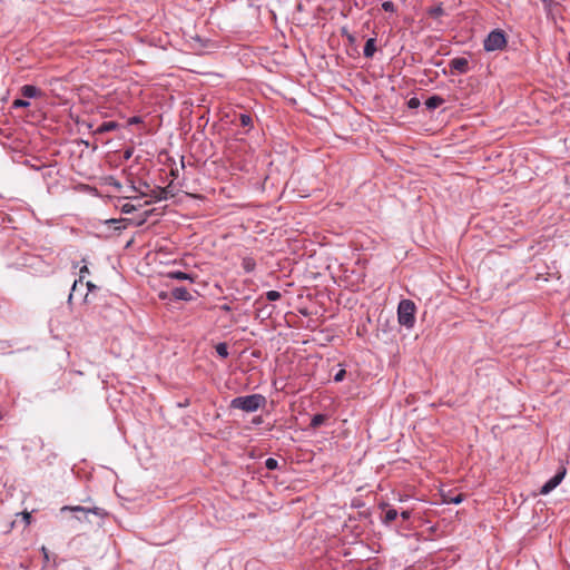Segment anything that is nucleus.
<instances>
[{
    "mask_svg": "<svg viewBox=\"0 0 570 570\" xmlns=\"http://www.w3.org/2000/svg\"><path fill=\"white\" fill-rule=\"evenodd\" d=\"M382 8H383L384 11H387V12H394L395 11V6L391 1L383 2L382 3Z\"/></svg>",
    "mask_w": 570,
    "mask_h": 570,
    "instance_id": "5701e85b",
    "label": "nucleus"
},
{
    "mask_svg": "<svg viewBox=\"0 0 570 570\" xmlns=\"http://www.w3.org/2000/svg\"><path fill=\"white\" fill-rule=\"evenodd\" d=\"M400 515H401V518H402L403 520H405V521H406V520H409V519L411 518V515H412V510H404V511H402V512L400 513Z\"/></svg>",
    "mask_w": 570,
    "mask_h": 570,
    "instance_id": "c85d7f7f",
    "label": "nucleus"
},
{
    "mask_svg": "<svg viewBox=\"0 0 570 570\" xmlns=\"http://www.w3.org/2000/svg\"><path fill=\"white\" fill-rule=\"evenodd\" d=\"M450 67L459 73H465L469 70V61L463 57H458L450 61Z\"/></svg>",
    "mask_w": 570,
    "mask_h": 570,
    "instance_id": "423d86ee",
    "label": "nucleus"
},
{
    "mask_svg": "<svg viewBox=\"0 0 570 570\" xmlns=\"http://www.w3.org/2000/svg\"><path fill=\"white\" fill-rule=\"evenodd\" d=\"M69 509H70L71 511L92 512V513H95V514H98V510H99L98 508H95V509H92V510H91V509H86V508H83V507H79V505H77V507H71V508H69Z\"/></svg>",
    "mask_w": 570,
    "mask_h": 570,
    "instance_id": "412c9836",
    "label": "nucleus"
},
{
    "mask_svg": "<svg viewBox=\"0 0 570 570\" xmlns=\"http://www.w3.org/2000/svg\"><path fill=\"white\" fill-rule=\"evenodd\" d=\"M116 128H118V124L115 122V121H105L102 122L97 129H96V134H105V132H108V131H111V130H115Z\"/></svg>",
    "mask_w": 570,
    "mask_h": 570,
    "instance_id": "ddd939ff",
    "label": "nucleus"
},
{
    "mask_svg": "<svg viewBox=\"0 0 570 570\" xmlns=\"http://www.w3.org/2000/svg\"><path fill=\"white\" fill-rule=\"evenodd\" d=\"M242 267L246 273H252L256 268V262L253 257H244L242 262Z\"/></svg>",
    "mask_w": 570,
    "mask_h": 570,
    "instance_id": "4468645a",
    "label": "nucleus"
},
{
    "mask_svg": "<svg viewBox=\"0 0 570 570\" xmlns=\"http://www.w3.org/2000/svg\"><path fill=\"white\" fill-rule=\"evenodd\" d=\"M345 376V370H340L338 373L334 376L335 382H341Z\"/></svg>",
    "mask_w": 570,
    "mask_h": 570,
    "instance_id": "cd10ccee",
    "label": "nucleus"
},
{
    "mask_svg": "<svg viewBox=\"0 0 570 570\" xmlns=\"http://www.w3.org/2000/svg\"><path fill=\"white\" fill-rule=\"evenodd\" d=\"M41 553L43 556V561L47 563L50 560L49 551L46 547H41Z\"/></svg>",
    "mask_w": 570,
    "mask_h": 570,
    "instance_id": "bb28decb",
    "label": "nucleus"
},
{
    "mask_svg": "<svg viewBox=\"0 0 570 570\" xmlns=\"http://www.w3.org/2000/svg\"><path fill=\"white\" fill-rule=\"evenodd\" d=\"M166 277L171 278V279H179V281H184V279L193 281L191 276L184 272H169L166 274Z\"/></svg>",
    "mask_w": 570,
    "mask_h": 570,
    "instance_id": "dca6fc26",
    "label": "nucleus"
},
{
    "mask_svg": "<svg viewBox=\"0 0 570 570\" xmlns=\"http://www.w3.org/2000/svg\"><path fill=\"white\" fill-rule=\"evenodd\" d=\"M262 421H263V420H262V416H255V417L253 419V423H254V424H261V423H262Z\"/></svg>",
    "mask_w": 570,
    "mask_h": 570,
    "instance_id": "72a5a7b5",
    "label": "nucleus"
},
{
    "mask_svg": "<svg viewBox=\"0 0 570 570\" xmlns=\"http://www.w3.org/2000/svg\"><path fill=\"white\" fill-rule=\"evenodd\" d=\"M150 197L154 200L167 199V190H166V188L158 187L157 189L151 190Z\"/></svg>",
    "mask_w": 570,
    "mask_h": 570,
    "instance_id": "2eb2a0df",
    "label": "nucleus"
},
{
    "mask_svg": "<svg viewBox=\"0 0 570 570\" xmlns=\"http://www.w3.org/2000/svg\"><path fill=\"white\" fill-rule=\"evenodd\" d=\"M30 105L29 101L27 100H22V99H16L13 102H12V107L13 108H24V107H28Z\"/></svg>",
    "mask_w": 570,
    "mask_h": 570,
    "instance_id": "4be33fe9",
    "label": "nucleus"
},
{
    "mask_svg": "<svg viewBox=\"0 0 570 570\" xmlns=\"http://www.w3.org/2000/svg\"><path fill=\"white\" fill-rule=\"evenodd\" d=\"M266 405V397L262 394L237 396L230 401L229 407L250 413Z\"/></svg>",
    "mask_w": 570,
    "mask_h": 570,
    "instance_id": "f257e3e1",
    "label": "nucleus"
},
{
    "mask_svg": "<svg viewBox=\"0 0 570 570\" xmlns=\"http://www.w3.org/2000/svg\"><path fill=\"white\" fill-rule=\"evenodd\" d=\"M376 40L374 38L367 39L365 46H364V56L366 58H372L376 51L375 46Z\"/></svg>",
    "mask_w": 570,
    "mask_h": 570,
    "instance_id": "9b49d317",
    "label": "nucleus"
},
{
    "mask_svg": "<svg viewBox=\"0 0 570 570\" xmlns=\"http://www.w3.org/2000/svg\"><path fill=\"white\" fill-rule=\"evenodd\" d=\"M567 474V469L564 465H559L556 473L552 478H550L540 489L539 493L542 495L549 494L553 491L563 480Z\"/></svg>",
    "mask_w": 570,
    "mask_h": 570,
    "instance_id": "20e7f679",
    "label": "nucleus"
},
{
    "mask_svg": "<svg viewBox=\"0 0 570 570\" xmlns=\"http://www.w3.org/2000/svg\"><path fill=\"white\" fill-rule=\"evenodd\" d=\"M130 155H131V154H130L129 151H127V153H126V158H129V157H130Z\"/></svg>",
    "mask_w": 570,
    "mask_h": 570,
    "instance_id": "ea45409f",
    "label": "nucleus"
},
{
    "mask_svg": "<svg viewBox=\"0 0 570 570\" xmlns=\"http://www.w3.org/2000/svg\"><path fill=\"white\" fill-rule=\"evenodd\" d=\"M265 466H266V469H268V470H274V469L278 468L279 465H272V464H268V465H265Z\"/></svg>",
    "mask_w": 570,
    "mask_h": 570,
    "instance_id": "4c0bfd02",
    "label": "nucleus"
},
{
    "mask_svg": "<svg viewBox=\"0 0 570 570\" xmlns=\"http://www.w3.org/2000/svg\"><path fill=\"white\" fill-rule=\"evenodd\" d=\"M239 122L243 127H248V126H252L253 124V119L249 115H246V114H242L239 116Z\"/></svg>",
    "mask_w": 570,
    "mask_h": 570,
    "instance_id": "6ab92c4d",
    "label": "nucleus"
},
{
    "mask_svg": "<svg viewBox=\"0 0 570 570\" xmlns=\"http://www.w3.org/2000/svg\"><path fill=\"white\" fill-rule=\"evenodd\" d=\"M158 296L160 299H167V298L171 297L170 293H168V292H160L158 294Z\"/></svg>",
    "mask_w": 570,
    "mask_h": 570,
    "instance_id": "7c9ffc66",
    "label": "nucleus"
},
{
    "mask_svg": "<svg viewBox=\"0 0 570 570\" xmlns=\"http://www.w3.org/2000/svg\"><path fill=\"white\" fill-rule=\"evenodd\" d=\"M174 299L177 301H190L191 294L185 287H176L170 292Z\"/></svg>",
    "mask_w": 570,
    "mask_h": 570,
    "instance_id": "6e6552de",
    "label": "nucleus"
},
{
    "mask_svg": "<svg viewBox=\"0 0 570 570\" xmlns=\"http://www.w3.org/2000/svg\"><path fill=\"white\" fill-rule=\"evenodd\" d=\"M415 304L411 299H402L397 306V320L402 326L412 328L415 323Z\"/></svg>",
    "mask_w": 570,
    "mask_h": 570,
    "instance_id": "f03ea898",
    "label": "nucleus"
},
{
    "mask_svg": "<svg viewBox=\"0 0 570 570\" xmlns=\"http://www.w3.org/2000/svg\"><path fill=\"white\" fill-rule=\"evenodd\" d=\"M507 45L505 35L501 30L491 31L484 40V49L487 51H495L503 49Z\"/></svg>",
    "mask_w": 570,
    "mask_h": 570,
    "instance_id": "7ed1b4c3",
    "label": "nucleus"
},
{
    "mask_svg": "<svg viewBox=\"0 0 570 570\" xmlns=\"http://www.w3.org/2000/svg\"><path fill=\"white\" fill-rule=\"evenodd\" d=\"M407 105L410 108H417L420 106V100L419 98L413 97L409 100Z\"/></svg>",
    "mask_w": 570,
    "mask_h": 570,
    "instance_id": "a878e982",
    "label": "nucleus"
},
{
    "mask_svg": "<svg viewBox=\"0 0 570 570\" xmlns=\"http://www.w3.org/2000/svg\"><path fill=\"white\" fill-rule=\"evenodd\" d=\"M139 121H140V120H139V118H138V117H132V118H130V119H129V122H130V124H136V122H139Z\"/></svg>",
    "mask_w": 570,
    "mask_h": 570,
    "instance_id": "f704fd0d",
    "label": "nucleus"
},
{
    "mask_svg": "<svg viewBox=\"0 0 570 570\" xmlns=\"http://www.w3.org/2000/svg\"><path fill=\"white\" fill-rule=\"evenodd\" d=\"M379 508L383 511V514H381L380 519L385 525L391 524L399 515L397 510L391 508L386 502L380 503Z\"/></svg>",
    "mask_w": 570,
    "mask_h": 570,
    "instance_id": "39448f33",
    "label": "nucleus"
},
{
    "mask_svg": "<svg viewBox=\"0 0 570 570\" xmlns=\"http://www.w3.org/2000/svg\"><path fill=\"white\" fill-rule=\"evenodd\" d=\"M547 11V14L549 17H554L557 13L560 12V4L556 2L554 0H540Z\"/></svg>",
    "mask_w": 570,
    "mask_h": 570,
    "instance_id": "0eeeda50",
    "label": "nucleus"
},
{
    "mask_svg": "<svg viewBox=\"0 0 570 570\" xmlns=\"http://www.w3.org/2000/svg\"><path fill=\"white\" fill-rule=\"evenodd\" d=\"M462 501H463V495H462V494H459V495H456V497H454V498H451L449 502H450V503H454V504H459V503H461Z\"/></svg>",
    "mask_w": 570,
    "mask_h": 570,
    "instance_id": "c756f323",
    "label": "nucleus"
},
{
    "mask_svg": "<svg viewBox=\"0 0 570 570\" xmlns=\"http://www.w3.org/2000/svg\"><path fill=\"white\" fill-rule=\"evenodd\" d=\"M88 273H89V269L86 265L80 268V278H79V281H75V283L72 285L71 293L69 294V297H68L69 303H71V301L77 292L78 283L82 284V278L85 277V274H88Z\"/></svg>",
    "mask_w": 570,
    "mask_h": 570,
    "instance_id": "9d476101",
    "label": "nucleus"
},
{
    "mask_svg": "<svg viewBox=\"0 0 570 570\" xmlns=\"http://www.w3.org/2000/svg\"><path fill=\"white\" fill-rule=\"evenodd\" d=\"M327 420L325 414H316L312 417L311 428L316 429Z\"/></svg>",
    "mask_w": 570,
    "mask_h": 570,
    "instance_id": "f3484780",
    "label": "nucleus"
},
{
    "mask_svg": "<svg viewBox=\"0 0 570 570\" xmlns=\"http://www.w3.org/2000/svg\"><path fill=\"white\" fill-rule=\"evenodd\" d=\"M30 519H31V515L29 512H23V520L26 521V523H30Z\"/></svg>",
    "mask_w": 570,
    "mask_h": 570,
    "instance_id": "2f4dec72",
    "label": "nucleus"
},
{
    "mask_svg": "<svg viewBox=\"0 0 570 570\" xmlns=\"http://www.w3.org/2000/svg\"><path fill=\"white\" fill-rule=\"evenodd\" d=\"M264 463L272 464V463H277V461L273 458H268Z\"/></svg>",
    "mask_w": 570,
    "mask_h": 570,
    "instance_id": "c9c22d12",
    "label": "nucleus"
},
{
    "mask_svg": "<svg viewBox=\"0 0 570 570\" xmlns=\"http://www.w3.org/2000/svg\"><path fill=\"white\" fill-rule=\"evenodd\" d=\"M399 501H400V502L405 501V497H400V498H399Z\"/></svg>",
    "mask_w": 570,
    "mask_h": 570,
    "instance_id": "58836bf2",
    "label": "nucleus"
},
{
    "mask_svg": "<svg viewBox=\"0 0 570 570\" xmlns=\"http://www.w3.org/2000/svg\"><path fill=\"white\" fill-rule=\"evenodd\" d=\"M282 297V294L277 291H268L266 293V298L271 302L277 301Z\"/></svg>",
    "mask_w": 570,
    "mask_h": 570,
    "instance_id": "aec40b11",
    "label": "nucleus"
},
{
    "mask_svg": "<svg viewBox=\"0 0 570 570\" xmlns=\"http://www.w3.org/2000/svg\"><path fill=\"white\" fill-rule=\"evenodd\" d=\"M87 287L89 291H91L92 288H95V285L91 283V282H87Z\"/></svg>",
    "mask_w": 570,
    "mask_h": 570,
    "instance_id": "e433bc0d",
    "label": "nucleus"
},
{
    "mask_svg": "<svg viewBox=\"0 0 570 570\" xmlns=\"http://www.w3.org/2000/svg\"><path fill=\"white\" fill-rule=\"evenodd\" d=\"M21 95L27 98H36L41 95V90L32 85H24L21 87Z\"/></svg>",
    "mask_w": 570,
    "mask_h": 570,
    "instance_id": "1a4fd4ad",
    "label": "nucleus"
},
{
    "mask_svg": "<svg viewBox=\"0 0 570 570\" xmlns=\"http://www.w3.org/2000/svg\"><path fill=\"white\" fill-rule=\"evenodd\" d=\"M216 352L217 354L220 356V357H227L228 356V350H227V345L225 343H219L217 346H216Z\"/></svg>",
    "mask_w": 570,
    "mask_h": 570,
    "instance_id": "a211bd4d",
    "label": "nucleus"
},
{
    "mask_svg": "<svg viewBox=\"0 0 570 570\" xmlns=\"http://www.w3.org/2000/svg\"><path fill=\"white\" fill-rule=\"evenodd\" d=\"M220 309L224 311V312H230L232 311L230 306L227 305V304L222 305Z\"/></svg>",
    "mask_w": 570,
    "mask_h": 570,
    "instance_id": "473e14b6",
    "label": "nucleus"
},
{
    "mask_svg": "<svg viewBox=\"0 0 570 570\" xmlns=\"http://www.w3.org/2000/svg\"><path fill=\"white\" fill-rule=\"evenodd\" d=\"M444 102V99L440 96H431L426 99L425 106L428 109H435Z\"/></svg>",
    "mask_w": 570,
    "mask_h": 570,
    "instance_id": "f8f14e48",
    "label": "nucleus"
},
{
    "mask_svg": "<svg viewBox=\"0 0 570 570\" xmlns=\"http://www.w3.org/2000/svg\"><path fill=\"white\" fill-rule=\"evenodd\" d=\"M109 223L115 225L114 226L115 229L125 228V226L122 225L124 219H110Z\"/></svg>",
    "mask_w": 570,
    "mask_h": 570,
    "instance_id": "b1692460",
    "label": "nucleus"
},
{
    "mask_svg": "<svg viewBox=\"0 0 570 570\" xmlns=\"http://www.w3.org/2000/svg\"><path fill=\"white\" fill-rule=\"evenodd\" d=\"M135 209H136V206L132 204H129V203L122 205V208H121V210L127 214L134 212Z\"/></svg>",
    "mask_w": 570,
    "mask_h": 570,
    "instance_id": "393cba45",
    "label": "nucleus"
}]
</instances>
